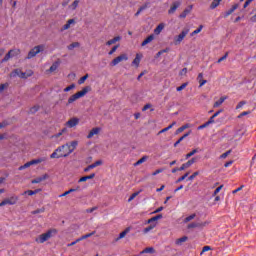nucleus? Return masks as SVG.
Instances as JSON below:
<instances>
[{
    "mask_svg": "<svg viewBox=\"0 0 256 256\" xmlns=\"http://www.w3.org/2000/svg\"><path fill=\"white\" fill-rule=\"evenodd\" d=\"M77 146H79V141L77 140H73L70 143L61 145L56 150H54V152L50 156V159L67 158L70 154H73Z\"/></svg>",
    "mask_w": 256,
    "mask_h": 256,
    "instance_id": "f257e3e1",
    "label": "nucleus"
},
{
    "mask_svg": "<svg viewBox=\"0 0 256 256\" xmlns=\"http://www.w3.org/2000/svg\"><path fill=\"white\" fill-rule=\"evenodd\" d=\"M91 90H92L91 86H86L85 88L82 89V91H79L78 93L73 94L69 98V100H67L66 105L69 106V105L73 104L74 102H76L77 100H79L80 98L85 97L86 94Z\"/></svg>",
    "mask_w": 256,
    "mask_h": 256,
    "instance_id": "f03ea898",
    "label": "nucleus"
},
{
    "mask_svg": "<svg viewBox=\"0 0 256 256\" xmlns=\"http://www.w3.org/2000/svg\"><path fill=\"white\" fill-rule=\"evenodd\" d=\"M52 234H57V229H50L46 233L39 235L38 238L35 239V242L43 244L49 241V239L52 237Z\"/></svg>",
    "mask_w": 256,
    "mask_h": 256,
    "instance_id": "7ed1b4c3",
    "label": "nucleus"
},
{
    "mask_svg": "<svg viewBox=\"0 0 256 256\" xmlns=\"http://www.w3.org/2000/svg\"><path fill=\"white\" fill-rule=\"evenodd\" d=\"M33 75V72L29 70L28 72H22L20 69H15L10 73L11 78H15L19 76L21 79H27Z\"/></svg>",
    "mask_w": 256,
    "mask_h": 256,
    "instance_id": "20e7f679",
    "label": "nucleus"
},
{
    "mask_svg": "<svg viewBox=\"0 0 256 256\" xmlns=\"http://www.w3.org/2000/svg\"><path fill=\"white\" fill-rule=\"evenodd\" d=\"M45 49L44 45L35 46L28 52V56L26 57L27 60H31L32 58L36 57L39 53L43 52Z\"/></svg>",
    "mask_w": 256,
    "mask_h": 256,
    "instance_id": "39448f33",
    "label": "nucleus"
},
{
    "mask_svg": "<svg viewBox=\"0 0 256 256\" xmlns=\"http://www.w3.org/2000/svg\"><path fill=\"white\" fill-rule=\"evenodd\" d=\"M189 33V29L188 28H185L182 30L181 34L178 35V36H175L174 38V42H175V45H180L181 42L183 41V39L186 38V36L188 35Z\"/></svg>",
    "mask_w": 256,
    "mask_h": 256,
    "instance_id": "423d86ee",
    "label": "nucleus"
},
{
    "mask_svg": "<svg viewBox=\"0 0 256 256\" xmlns=\"http://www.w3.org/2000/svg\"><path fill=\"white\" fill-rule=\"evenodd\" d=\"M127 60H129V56H127L126 54H121L120 56L114 58L113 61L110 62V65L117 66L119 63Z\"/></svg>",
    "mask_w": 256,
    "mask_h": 256,
    "instance_id": "0eeeda50",
    "label": "nucleus"
},
{
    "mask_svg": "<svg viewBox=\"0 0 256 256\" xmlns=\"http://www.w3.org/2000/svg\"><path fill=\"white\" fill-rule=\"evenodd\" d=\"M80 123V119L76 118V117H72L71 119L67 120V122L65 123V126L67 128H75L76 126H78Z\"/></svg>",
    "mask_w": 256,
    "mask_h": 256,
    "instance_id": "6e6552de",
    "label": "nucleus"
},
{
    "mask_svg": "<svg viewBox=\"0 0 256 256\" xmlns=\"http://www.w3.org/2000/svg\"><path fill=\"white\" fill-rule=\"evenodd\" d=\"M181 4H182V0H177V1L173 2L168 13L174 14L176 12V10L181 7Z\"/></svg>",
    "mask_w": 256,
    "mask_h": 256,
    "instance_id": "1a4fd4ad",
    "label": "nucleus"
},
{
    "mask_svg": "<svg viewBox=\"0 0 256 256\" xmlns=\"http://www.w3.org/2000/svg\"><path fill=\"white\" fill-rule=\"evenodd\" d=\"M101 132V128L95 127L90 130L89 134L86 136V139H92L95 135H98Z\"/></svg>",
    "mask_w": 256,
    "mask_h": 256,
    "instance_id": "9d476101",
    "label": "nucleus"
},
{
    "mask_svg": "<svg viewBox=\"0 0 256 256\" xmlns=\"http://www.w3.org/2000/svg\"><path fill=\"white\" fill-rule=\"evenodd\" d=\"M197 160L195 158H191L190 160H188L187 162H185L184 164H182V166L180 167V170H185L188 169L189 167H191L192 165H194V163Z\"/></svg>",
    "mask_w": 256,
    "mask_h": 256,
    "instance_id": "9b49d317",
    "label": "nucleus"
},
{
    "mask_svg": "<svg viewBox=\"0 0 256 256\" xmlns=\"http://www.w3.org/2000/svg\"><path fill=\"white\" fill-rule=\"evenodd\" d=\"M209 225V222H203V223H191L188 225V229H193V228H203Z\"/></svg>",
    "mask_w": 256,
    "mask_h": 256,
    "instance_id": "f8f14e48",
    "label": "nucleus"
},
{
    "mask_svg": "<svg viewBox=\"0 0 256 256\" xmlns=\"http://www.w3.org/2000/svg\"><path fill=\"white\" fill-rule=\"evenodd\" d=\"M4 201L7 202V205L13 206V205L17 204V202H18V197H17V196H13V197L4 199Z\"/></svg>",
    "mask_w": 256,
    "mask_h": 256,
    "instance_id": "ddd939ff",
    "label": "nucleus"
},
{
    "mask_svg": "<svg viewBox=\"0 0 256 256\" xmlns=\"http://www.w3.org/2000/svg\"><path fill=\"white\" fill-rule=\"evenodd\" d=\"M193 6L190 5L188 8L184 9V11L180 15V19H186L187 15L192 12Z\"/></svg>",
    "mask_w": 256,
    "mask_h": 256,
    "instance_id": "4468645a",
    "label": "nucleus"
},
{
    "mask_svg": "<svg viewBox=\"0 0 256 256\" xmlns=\"http://www.w3.org/2000/svg\"><path fill=\"white\" fill-rule=\"evenodd\" d=\"M47 159L46 157H41V158H38V159H35V160H30L29 161V164L32 166V165H39L43 162H45Z\"/></svg>",
    "mask_w": 256,
    "mask_h": 256,
    "instance_id": "2eb2a0df",
    "label": "nucleus"
},
{
    "mask_svg": "<svg viewBox=\"0 0 256 256\" xmlns=\"http://www.w3.org/2000/svg\"><path fill=\"white\" fill-rule=\"evenodd\" d=\"M95 178V173H91L89 176L80 177L78 183L86 182L87 180H93Z\"/></svg>",
    "mask_w": 256,
    "mask_h": 256,
    "instance_id": "dca6fc26",
    "label": "nucleus"
},
{
    "mask_svg": "<svg viewBox=\"0 0 256 256\" xmlns=\"http://www.w3.org/2000/svg\"><path fill=\"white\" fill-rule=\"evenodd\" d=\"M49 178L48 174H45L44 176H40L38 178H35L32 180V184H39L44 180H47Z\"/></svg>",
    "mask_w": 256,
    "mask_h": 256,
    "instance_id": "f3484780",
    "label": "nucleus"
},
{
    "mask_svg": "<svg viewBox=\"0 0 256 256\" xmlns=\"http://www.w3.org/2000/svg\"><path fill=\"white\" fill-rule=\"evenodd\" d=\"M238 8V4H234L230 10H227L224 14V18H228L232 13H234Z\"/></svg>",
    "mask_w": 256,
    "mask_h": 256,
    "instance_id": "a211bd4d",
    "label": "nucleus"
},
{
    "mask_svg": "<svg viewBox=\"0 0 256 256\" xmlns=\"http://www.w3.org/2000/svg\"><path fill=\"white\" fill-rule=\"evenodd\" d=\"M154 39H155L154 34L148 36L144 41H142L141 46L144 47V46L150 44L151 42H153Z\"/></svg>",
    "mask_w": 256,
    "mask_h": 256,
    "instance_id": "6ab92c4d",
    "label": "nucleus"
},
{
    "mask_svg": "<svg viewBox=\"0 0 256 256\" xmlns=\"http://www.w3.org/2000/svg\"><path fill=\"white\" fill-rule=\"evenodd\" d=\"M162 218H163L162 214H158L157 216H154L153 218L148 219L147 224H152L153 225V224L156 223V221H158Z\"/></svg>",
    "mask_w": 256,
    "mask_h": 256,
    "instance_id": "aec40b11",
    "label": "nucleus"
},
{
    "mask_svg": "<svg viewBox=\"0 0 256 256\" xmlns=\"http://www.w3.org/2000/svg\"><path fill=\"white\" fill-rule=\"evenodd\" d=\"M203 77H204L203 73H198L197 81L198 83H200V87H204V85L207 83V81L204 80Z\"/></svg>",
    "mask_w": 256,
    "mask_h": 256,
    "instance_id": "412c9836",
    "label": "nucleus"
},
{
    "mask_svg": "<svg viewBox=\"0 0 256 256\" xmlns=\"http://www.w3.org/2000/svg\"><path fill=\"white\" fill-rule=\"evenodd\" d=\"M191 133H192V131H189L188 133L183 134V136L175 142L174 147L176 148L177 146H179V144H180L183 140H185L186 137H188L189 135H191Z\"/></svg>",
    "mask_w": 256,
    "mask_h": 256,
    "instance_id": "4be33fe9",
    "label": "nucleus"
},
{
    "mask_svg": "<svg viewBox=\"0 0 256 256\" xmlns=\"http://www.w3.org/2000/svg\"><path fill=\"white\" fill-rule=\"evenodd\" d=\"M40 191H42V189H35L34 191L28 190V191H24L22 195H28V196L37 195Z\"/></svg>",
    "mask_w": 256,
    "mask_h": 256,
    "instance_id": "5701e85b",
    "label": "nucleus"
},
{
    "mask_svg": "<svg viewBox=\"0 0 256 256\" xmlns=\"http://www.w3.org/2000/svg\"><path fill=\"white\" fill-rule=\"evenodd\" d=\"M226 99H227L226 96L221 97L218 101H216V102L213 104V107H214V108H217V107L222 106V104L226 101Z\"/></svg>",
    "mask_w": 256,
    "mask_h": 256,
    "instance_id": "b1692460",
    "label": "nucleus"
},
{
    "mask_svg": "<svg viewBox=\"0 0 256 256\" xmlns=\"http://www.w3.org/2000/svg\"><path fill=\"white\" fill-rule=\"evenodd\" d=\"M72 24H75V20L74 19L67 20L66 24L62 27V31L70 29V26Z\"/></svg>",
    "mask_w": 256,
    "mask_h": 256,
    "instance_id": "393cba45",
    "label": "nucleus"
},
{
    "mask_svg": "<svg viewBox=\"0 0 256 256\" xmlns=\"http://www.w3.org/2000/svg\"><path fill=\"white\" fill-rule=\"evenodd\" d=\"M156 226H157V223H153L150 226L144 228V230H142V232H144V234H148L149 232L153 231Z\"/></svg>",
    "mask_w": 256,
    "mask_h": 256,
    "instance_id": "a878e982",
    "label": "nucleus"
},
{
    "mask_svg": "<svg viewBox=\"0 0 256 256\" xmlns=\"http://www.w3.org/2000/svg\"><path fill=\"white\" fill-rule=\"evenodd\" d=\"M79 4H80V0H75V1L72 2V4L69 5V9L71 11H75L76 8L79 7Z\"/></svg>",
    "mask_w": 256,
    "mask_h": 256,
    "instance_id": "bb28decb",
    "label": "nucleus"
},
{
    "mask_svg": "<svg viewBox=\"0 0 256 256\" xmlns=\"http://www.w3.org/2000/svg\"><path fill=\"white\" fill-rule=\"evenodd\" d=\"M148 160V156H142L141 159H139L137 162L134 163V167H137L139 165H142Z\"/></svg>",
    "mask_w": 256,
    "mask_h": 256,
    "instance_id": "cd10ccee",
    "label": "nucleus"
},
{
    "mask_svg": "<svg viewBox=\"0 0 256 256\" xmlns=\"http://www.w3.org/2000/svg\"><path fill=\"white\" fill-rule=\"evenodd\" d=\"M163 29H164V24H163V23H160V24L156 27V29H154V34L160 35L161 32L163 31Z\"/></svg>",
    "mask_w": 256,
    "mask_h": 256,
    "instance_id": "c85d7f7f",
    "label": "nucleus"
},
{
    "mask_svg": "<svg viewBox=\"0 0 256 256\" xmlns=\"http://www.w3.org/2000/svg\"><path fill=\"white\" fill-rule=\"evenodd\" d=\"M95 231H93V232H91V233H89V234H85V235H82V237H80L79 239H77V242H81V241H83V240H85V239H87V238H89V237H92V236H94L95 235Z\"/></svg>",
    "mask_w": 256,
    "mask_h": 256,
    "instance_id": "c756f323",
    "label": "nucleus"
},
{
    "mask_svg": "<svg viewBox=\"0 0 256 256\" xmlns=\"http://www.w3.org/2000/svg\"><path fill=\"white\" fill-rule=\"evenodd\" d=\"M188 241V237L187 236H183L180 239H176V245L181 246L182 243H186Z\"/></svg>",
    "mask_w": 256,
    "mask_h": 256,
    "instance_id": "7c9ffc66",
    "label": "nucleus"
},
{
    "mask_svg": "<svg viewBox=\"0 0 256 256\" xmlns=\"http://www.w3.org/2000/svg\"><path fill=\"white\" fill-rule=\"evenodd\" d=\"M120 39H121L120 36H116L112 40L107 41L106 45H108V46L114 45L115 43L119 42Z\"/></svg>",
    "mask_w": 256,
    "mask_h": 256,
    "instance_id": "2f4dec72",
    "label": "nucleus"
},
{
    "mask_svg": "<svg viewBox=\"0 0 256 256\" xmlns=\"http://www.w3.org/2000/svg\"><path fill=\"white\" fill-rule=\"evenodd\" d=\"M141 63V56H139V54H137V56H135L132 65H134L135 67L138 68L139 64Z\"/></svg>",
    "mask_w": 256,
    "mask_h": 256,
    "instance_id": "473e14b6",
    "label": "nucleus"
},
{
    "mask_svg": "<svg viewBox=\"0 0 256 256\" xmlns=\"http://www.w3.org/2000/svg\"><path fill=\"white\" fill-rule=\"evenodd\" d=\"M176 125V122H172L171 125H169L168 127L164 128L163 130L158 132V135H161L162 133H166L168 132L171 128H173Z\"/></svg>",
    "mask_w": 256,
    "mask_h": 256,
    "instance_id": "72a5a7b5",
    "label": "nucleus"
},
{
    "mask_svg": "<svg viewBox=\"0 0 256 256\" xmlns=\"http://www.w3.org/2000/svg\"><path fill=\"white\" fill-rule=\"evenodd\" d=\"M197 153H199L198 148L191 150L187 155H185V159H189V158L193 157L194 155H196Z\"/></svg>",
    "mask_w": 256,
    "mask_h": 256,
    "instance_id": "f704fd0d",
    "label": "nucleus"
},
{
    "mask_svg": "<svg viewBox=\"0 0 256 256\" xmlns=\"http://www.w3.org/2000/svg\"><path fill=\"white\" fill-rule=\"evenodd\" d=\"M187 128H189V124H184L176 130L175 134L178 135V134L182 133L183 131H185Z\"/></svg>",
    "mask_w": 256,
    "mask_h": 256,
    "instance_id": "c9c22d12",
    "label": "nucleus"
},
{
    "mask_svg": "<svg viewBox=\"0 0 256 256\" xmlns=\"http://www.w3.org/2000/svg\"><path fill=\"white\" fill-rule=\"evenodd\" d=\"M130 230H131V228H126L124 231H122L119 235V238L116 239V241H119L120 239H123L127 235V233L130 232Z\"/></svg>",
    "mask_w": 256,
    "mask_h": 256,
    "instance_id": "e433bc0d",
    "label": "nucleus"
},
{
    "mask_svg": "<svg viewBox=\"0 0 256 256\" xmlns=\"http://www.w3.org/2000/svg\"><path fill=\"white\" fill-rule=\"evenodd\" d=\"M146 253L154 254L155 249L153 247H147L146 249H144V251L140 252L141 255Z\"/></svg>",
    "mask_w": 256,
    "mask_h": 256,
    "instance_id": "4c0bfd02",
    "label": "nucleus"
},
{
    "mask_svg": "<svg viewBox=\"0 0 256 256\" xmlns=\"http://www.w3.org/2000/svg\"><path fill=\"white\" fill-rule=\"evenodd\" d=\"M220 2H222V0H213L212 4H210V9H216L219 6Z\"/></svg>",
    "mask_w": 256,
    "mask_h": 256,
    "instance_id": "58836bf2",
    "label": "nucleus"
},
{
    "mask_svg": "<svg viewBox=\"0 0 256 256\" xmlns=\"http://www.w3.org/2000/svg\"><path fill=\"white\" fill-rule=\"evenodd\" d=\"M79 47H80V43H79V42H73L72 44H70L69 46H67V49L73 50V49L79 48Z\"/></svg>",
    "mask_w": 256,
    "mask_h": 256,
    "instance_id": "ea45409f",
    "label": "nucleus"
},
{
    "mask_svg": "<svg viewBox=\"0 0 256 256\" xmlns=\"http://www.w3.org/2000/svg\"><path fill=\"white\" fill-rule=\"evenodd\" d=\"M8 53H10L11 57H15L20 54V50L19 49H11Z\"/></svg>",
    "mask_w": 256,
    "mask_h": 256,
    "instance_id": "a19ab883",
    "label": "nucleus"
},
{
    "mask_svg": "<svg viewBox=\"0 0 256 256\" xmlns=\"http://www.w3.org/2000/svg\"><path fill=\"white\" fill-rule=\"evenodd\" d=\"M58 66H59V62H55L52 64V66L50 67V69L48 71H50L51 73L55 72V71H57Z\"/></svg>",
    "mask_w": 256,
    "mask_h": 256,
    "instance_id": "79ce46f5",
    "label": "nucleus"
},
{
    "mask_svg": "<svg viewBox=\"0 0 256 256\" xmlns=\"http://www.w3.org/2000/svg\"><path fill=\"white\" fill-rule=\"evenodd\" d=\"M197 217V214L193 213L190 216H188L187 218H184V223H188L189 221L194 220V218Z\"/></svg>",
    "mask_w": 256,
    "mask_h": 256,
    "instance_id": "37998d69",
    "label": "nucleus"
},
{
    "mask_svg": "<svg viewBox=\"0 0 256 256\" xmlns=\"http://www.w3.org/2000/svg\"><path fill=\"white\" fill-rule=\"evenodd\" d=\"M204 26H198V28L196 30H194L193 32H191V37H193L194 35L200 33L203 30Z\"/></svg>",
    "mask_w": 256,
    "mask_h": 256,
    "instance_id": "c03bdc74",
    "label": "nucleus"
},
{
    "mask_svg": "<svg viewBox=\"0 0 256 256\" xmlns=\"http://www.w3.org/2000/svg\"><path fill=\"white\" fill-rule=\"evenodd\" d=\"M229 52H226L224 56H221L216 63L220 64L227 59Z\"/></svg>",
    "mask_w": 256,
    "mask_h": 256,
    "instance_id": "a18cd8bd",
    "label": "nucleus"
},
{
    "mask_svg": "<svg viewBox=\"0 0 256 256\" xmlns=\"http://www.w3.org/2000/svg\"><path fill=\"white\" fill-rule=\"evenodd\" d=\"M88 77H89V75H88V74H86V75H85V76H83L82 78H79V80H78V84H79V85L84 84V83H85V81L88 79Z\"/></svg>",
    "mask_w": 256,
    "mask_h": 256,
    "instance_id": "49530a36",
    "label": "nucleus"
},
{
    "mask_svg": "<svg viewBox=\"0 0 256 256\" xmlns=\"http://www.w3.org/2000/svg\"><path fill=\"white\" fill-rule=\"evenodd\" d=\"M45 212V208H38L32 212L33 215L41 214Z\"/></svg>",
    "mask_w": 256,
    "mask_h": 256,
    "instance_id": "de8ad7c7",
    "label": "nucleus"
},
{
    "mask_svg": "<svg viewBox=\"0 0 256 256\" xmlns=\"http://www.w3.org/2000/svg\"><path fill=\"white\" fill-rule=\"evenodd\" d=\"M188 175H189V172L185 173L183 176H181L180 178H178L177 181H176V184L182 182L183 180H186V178L188 177Z\"/></svg>",
    "mask_w": 256,
    "mask_h": 256,
    "instance_id": "09e8293b",
    "label": "nucleus"
},
{
    "mask_svg": "<svg viewBox=\"0 0 256 256\" xmlns=\"http://www.w3.org/2000/svg\"><path fill=\"white\" fill-rule=\"evenodd\" d=\"M187 85H188L187 82L183 83L180 87H177V88H176V91L180 92V91L185 90L186 87H187Z\"/></svg>",
    "mask_w": 256,
    "mask_h": 256,
    "instance_id": "8fccbe9b",
    "label": "nucleus"
},
{
    "mask_svg": "<svg viewBox=\"0 0 256 256\" xmlns=\"http://www.w3.org/2000/svg\"><path fill=\"white\" fill-rule=\"evenodd\" d=\"M12 58V56H11V52H8L7 54H6V56H4V58L2 59V63H5V62H7L9 59H11Z\"/></svg>",
    "mask_w": 256,
    "mask_h": 256,
    "instance_id": "3c124183",
    "label": "nucleus"
},
{
    "mask_svg": "<svg viewBox=\"0 0 256 256\" xmlns=\"http://www.w3.org/2000/svg\"><path fill=\"white\" fill-rule=\"evenodd\" d=\"M32 165L30 164V162H26L23 166H20L19 167V170H24V169H27V168H30Z\"/></svg>",
    "mask_w": 256,
    "mask_h": 256,
    "instance_id": "603ef678",
    "label": "nucleus"
},
{
    "mask_svg": "<svg viewBox=\"0 0 256 256\" xmlns=\"http://www.w3.org/2000/svg\"><path fill=\"white\" fill-rule=\"evenodd\" d=\"M149 5H150V3H149V2H146L145 4H143L142 6H140V8H139L138 10L144 11V10H146V9L149 8Z\"/></svg>",
    "mask_w": 256,
    "mask_h": 256,
    "instance_id": "864d4df0",
    "label": "nucleus"
},
{
    "mask_svg": "<svg viewBox=\"0 0 256 256\" xmlns=\"http://www.w3.org/2000/svg\"><path fill=\"white\" fill-rule=\"evenodd\" d=\"M139 195V192L132 193L131 197L128 198V202L135 200V198Z\"/></svg>",
    "mask_w": 256,
    "mask_h": 256,
    "instance_id": "5fc2aeb1",
    "label": "nucleus"
},
{
    "mask_svg": "<svg viewBox=\"0 0 256 256\" xmlns=\"http://www.w3.org/2000/svg\"><path fill=\"white\" fill-rule=\"evenodd\" d=\"M244 105H247V102L246 101H241L237 104L236 106V110H239L241 109Z\"/></svg>",
    "mask_w": 256,
    "mask_h": 256,
    "instance_id": "6e6d98bb",
    "label": "nucleus"
},
{
    "mask_svg": "<svg viewBox=\"0 0 256 256\" xmlns=\"http://www.w3.org/2000/svg\"><path fill=\"white\" fill-rule=\"evenodd\" d=\"M250 113H251L250 111L241 112V113L237 116V118L240 119V118H242V117H245V116L249 115Z\"/></svg>",
    "mask_w": 256,
    "mask_h": 256,
    "instance_id": "4d7b16f0",
    "label": "nucleus"
},
{
    "mask_svg": "<svg viewBox=\"0 0 256 256\" xmlns=\"http://www.w3.org/2000/svg\"><path fill=\"white\" fill-rule=\"evenodd\" d=\"M99 208L98 207H93V208H88V209H86L85 210V212L86 213H88V214H91V213H93L94 211H97Z\"/></svg>",
    "mask_w": 256,
    "mask_h": 256,
    "instance_id": "13d9d810",
    "label": "nucleus"
},
{
    "mask_svg": "<svg viewBox=\"0 0 256 256\" xmlns=\"http://www.w3.org/2000/svg\"><path fill=\"white\" fill-rule=\"evenodd\" d=\"M74 89H75V84L72 83L70 86H68L64 89V92H69V91L74 90Z\"/></svg>",
    "mask_w": 256,
    "mask_h": 256,
    "instance_id": "bf43d9fd",
    "label": "nucleus"
},
{
    "mask_svg": "<svg viewBox=\"0 0 256 256\" xmlns=\"http://www.w3.org/2000/svg\"><path fill=\"white\" fill-rule=\"evenodd\" d=\"M223 187H224L223 185L217 187V188L215 189V191L213 192V196L218 195V193H219L220 191H222Z\"/></svg>",
    "mask_w": 256,
    "mask_h": 256,
    "instance_id": "052dcab7",
    "label": "nucleus"
},
{
    "mask_svg": "<svg viewBox=\"0 0 256 256\" xmlns=\"http://www.w3.org/2000/svg\"><path fill=\"white\" fill-rule=\"evenodd\" d=\"M103 164L102 160H97L95 163L91 164L92 167L96 168L98 166H101Z\"/></svg>",
    "mask_w": 256,
    "mask_h": 256,
    "instance_id": "680f3d73",
    "label": "nucleus"
},
{
    "mask_svg": "<svg viewBox=\"0 0 256 256\" xmlns=\"http://www.w3.org/2000/svg\"><path fill=\"white\" fill-rule=\"evenodd\" d=\"M198 175H199V171H195V172L193 173V175L189 176L188 180H189V181H192V180H194V178H196Z\"/></svg>",
    "mask_w": 256,
    "mask_h": 256,
    "instance_id": "e2e57ef3",
    "label": "nucleus"
},
{
    "mask_svg": "<svg viewBox=\"0 0 256 256\" xmlns=\"http://www.w3.org/2000/svg\"><path fill=\"white\" fill-rule=\"evenodd\" d=\"M151 107H153L152 104H145L144 107H142V112H146L148 111Z\"/></svg>",
    "mask_w": 256,
    "mask_h": 256,
    "instance_id": "0e129e2a",
    "label": "nucleus"
},
{
    "mask_svg": "<svg viewBox=\"0 0 256 256\" xmlns=\"http://www.w3.org/2000/svg\"><path fill=\"white\" fill-rule=\"evenodd\" d=\"M231 154V150H227L224 154L220 156V159H226L227 156Z\"/></svg>",
    "mask_w": 256,
    "mask_h": 256,
    "instance_id": "69168bd1",
    "label": "nucleus"
},
{
    "mask_svg": "<svg viewBox=\"0 0 256 256\" xmlns=\"http://www.w3.org/2000/svg\"><path fill=\"white\" fill-rule=\"evenodd\" d=\"M163 171H164L163 168L157 169L156 171H154V172L152 173V176H156V175H158V174H161V173H163Z\"/></svg>",
    "mask_w": 256,
    "mask_h": 256,
    "instance_id": "338daca9",
    "label": "nucleus"
},
{
    "mask_svg": "<svg viewBox=\"0 0 256 256\" xmlns=\"http://www.w3.org/2000/svg\"><path fill=\"white\" fill-rule=\"evenodd\" d=\"M118 48H119V45L114 46L112 48V50L109 51V55H113L117 51Z\"/></svg>",
    "mask_w": 256,
    "mask_h": 256,
    "instance_id": "774afa93",
    "label": "nucleus"
}]
</instances>
